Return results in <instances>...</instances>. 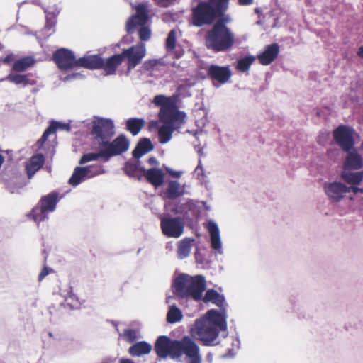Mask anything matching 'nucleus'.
I'll return each instance as SVG.
<instances>
[{"label": "nucleus", "instance_id": "nucleus-1", "mask_svg": "<svg viewBox=\"0 0 363 363\" xmlns=\"http://www.w3.org/2000/svg\"><path fill=\"white\" fill-rule=\"evenodd\" d=\"M153 103L160 108L158 118L163 123L158 129L159 142L165 144L172 139L174 131L184 123L186 115L179 110L174 96L156 95Z\"/></svg>", "mask_w": 363, "mask_h": 363}, {"label": "nucleus", "instance_id": "nucleus-2", "mask_svg": "<svg viewBox=\"0 0 363 363\" xmlns=\"http://www.w3.org/2000/svg\"><path fill=\"white\" fill-rule=\"evenodd\" d=\"M155 350L158 357H169L179 359L184 355L187 363H201L202 357L197 343L189 336L180 340H171L169 337L160 336L155 342Z\"/></svg>", "mask_w": 363, "mask_h": 363}, {"label": "nucleus", "instance_id": "nucleus-3", "mask_svg": "<svg viewBox=\"0 0 363 363\" xmlns=\"http://www.w3.org/2000/svg\"><path fill=\"white\" fill-rule=\"evenodd\" d=\"M225 315L215 309L209 310L206 315L197 319L191 328V334L203 345H213L219 333L226 330Z\"/></svg>", "mask_w": 363, "mask_h": 363}, {"label": "nucleus", "instance_id": "nucleus-4", "mask_svg": "<svg viewBox=\"0 0 363 363\" xmlns=\"http://www.w3.org/2000/svg\"><path fill=\"white\" fill-rule=\"evenodd\" d=\"M229 18L217 21L205 37L206 45L216 52L225 51L230 48L234 43V35L225 26Z\"/></svg>", "mask_w": 363, "mask_h": 363}, {"label": "nucleus", "instance_id": "nucleus-5", "mask_svg": "<svg viewBox=\"0 0 363 363\" xmlns=\"http://www.w3.org/2000/svg\"><path fill=\"white\" fill-rule=\"evenodd\" d=\"M206 287L203 276L191 277L187 274H181L174 280L173 291L178 297L182 298L191 297L195 301H200Z\"/></svg>", "mask_w": 363, "mask_h": 363}, {"label": "nucleus", "instance_id": "nucleus-6", "mask_svg": "<svg viewBox=\"0 0 363 363\" xmlns=\"http://www.w3.org/2000/svg\"><path fill=\"white\" fill-rule=\"evenodd\" d=\"M129 141L126 137L121 134L116 138L111 144L108 143H99V151L98 152H89L83 155L79 161V164H84L91 161H95L99 158L104 162H108L111 157L121 155L126 152L129 147Z\"/></svg>", "mask_w": 363, "mask_h": 363}, {"label": "nucleus", "instance_id": "nucleus-7", "mask_svg": "<svg viewBox=\"0 0 363 363\" xmlns=\"http://www.w3.org/2000/svg\"><path fill=\"white\" fill-rule=\"evenodd\" d=\"M114 124L111 119L96 118L91 123V134L95 143L111 144L110 140L113 136Z\"/></svg>", "mask_w": 363, "mask_h": 363}, {"label": "nucleus", "instance_id": "nucleus-8", "mask_svg": "<svg viewBox=\"0 0 363 363\" xmlns=\"http://www.w3.org/2000/svg\"><path fill=\"white\" fill-rule=\"evenodd\" d=\"M216 18L212 5L208 1H200L191 9V24L194 26L211 25Z\"/></svg>", "mask_w": 363, "mask_h": 363}, {"label": "nucleus", "instance_id": "nucleus-9", "mask_svg": "<svg viewBox=\"0 0 363 363\" xmlns=\"http://www.w3.org/2000/svg\"><path fill=\"white\" fill-rule=\"evenodd\" d=\"M146 55V48L143 43L132 45L121 52L123 61H127V72L129 73L139 65Z\"/></svg>", "mask_w": 363, "mask_h": 363}, {"label": "nucleus", "instance_id": "nucleus-10", "mask_svg": "<svg viewBox=\"0 0 363 363\" xmlns=\"http://www.w3.org/2000/svg\"><path fill=\"white\" fill-rule=\"evenodd\" d=\"M1 180L6 189L11 194H19L20 190L26 185L25 177L16 169L3 172Z\"/></svg>", "mask_w": 363, "mask_h": 363}, {"label": "nucleus", "instance_id": "nucleus-11", "mask_svg": "<svg viewBox=\"0 0 363 363\" xmlns=\"http://www.w3.org/2000/svg\"><path fill=\"white\" fill-rule=\"evenodd\" d=\"M160 227L165 236L177 238L184 233V223L179 217H164L161 219Z\"/></svg>", "mask_w": 363, "mask_h": 363}, {"label": "nucleus", "instance_id": "nucleus-12", "mask_svg": "<svg viewBox=\"0 0 363 363\" xmlns=\"http://www.w3.org/2000/svg\"><path fill=\"white\" fill-rule=\"evenodd\" d=\"M52 60L61 70L77 67V59L72 51L67 48L57 49L52 55Z\"/></svg>", "mask_w": 363, "mask_h": 363}, {"label": "nucleus", "instance_id": "nucleus-13", "mask_svg": "<svg viewBox=\"0 0 363 363\" xmlns=\"http://www.w3.org/2000/svg\"><path fill=\"white\" fill-rule=\"evenodd\" d=\"M333 138L343 151L349 152L353 150L354 140L352 128L346 125H340L333 131Z\"/></svg>", "mask_w": 363, "mask_h": 363}, {"label": "nucleus", "instance_id": "nucleus-14", "mask_svg": "<svg viewBox=\"0 0 363 363\" xmlns=\"http://www.w3.org/2000/svg\"><path fill=\"white\" fill-rule=\"evenodd\" d=\"M136 13L131 16L126 23V30L132 33L137 26H144L148 20V9L144 4L135 6Z\"/></svg>", "mask_w": 363, "mask_h": 363}, {"label": "nucleus", "instance_id": "nucleus-15", "mask_svg": "<svg viewBox=\"0 0 363 363\" xmlns=\"http://www.w3.org/2000/svg\"><path fill=\"white\" fill-rule=\"evenodd\" d=\"M207 75L213 84H215V82L224 84L230 79L232 72L228 67L211 65L208 67Z\"/></svg>", "mask_w": 363, "mask_h": 363}, {"label": "nucleus", "instance_id": "nucleus-16", "mask_svg": "<svg viewBox=\"0 0 363 363\" xmlns=\"http://www.w3.org/2000/svg\"><path fill=\"white\" fill-rule=\"evenodd\" d=\"M325 194L334 202L340 201L345 194L349 193L348 186L341 182L325 183L324 184Z\"/></svg>", "mask_w": 363, "mask_h": 363}, {"label": "nucleus", "instance_id": "nucleus-17", "mask_svg": "<svg viewBox=\"0 0 363 363\" xmlns=\"http://www.w3.org/2000/svg\"><path fill=\"white\" fill-rule=\"evenodd\" d=\"M279 53V45L272 43L265 47L264 50L257 55L259 63L262 65H269L273 62Z\"/></svg>", "mask_w": 363, "mask_h": 363}, {"label": "nucleus", "instance_id": "nucleus-18", "mask_svg": "<svg viewBox=\"0 0 363 363\" xmlns=\"http://www.w3.org/2000/svg\"><path fill=\"white\" fill-rule=\"evenodd\" d=\"M343 164L345 170H358L363 167V161L361 155L356 150H350Z\"/></svg>", "mask_w": 363, "mask_h": 363}, {"label": "nucleus", "instance_id": "nucleus-19", "mask_svg": "<svg viewBox=\"0 0 363 363\" xmlns=\"http://www.w3.org/2000/svg\"><path fill=\"white\" fill-rule=\"evenodd\" d=\"M45 163V157L43 154L33 155L26 164L25 169L28 179H31L34 174L40 169Z\"/></svg>", "mask_w": 363, "mask_h": 363}, {"label": "nucleus", "instance_id": "nucleus-20", "mask_svg": "<svg viewBox=\"0 0 363 363\" xmlns=\"http://www.w3.org/2000/svg\"><path fill=\"white\" fill-rule=\"evenodd\" d=\"M141 172L146 180L155 187L161 186L164 182V174L162 169L157 168L141 169Z\"/></svg>", "mask_w": 363, "mask_h": 363}, {"label": "nucleus", "instance_id": "nucleus-21", "mask_svg": "<svg viewBox=\"0 0 363 363\" xmlns=\"http://www.w3.org/2000/svg\"><path fill=\"white\" fill-rule=\"evenodd\" d=\"M103 58L99 55L84 56L77 59V67H84L89 69H101Z\"/></svg>", "mask_w": 363, "mask_h": 363}, {"label": "nucleus", "instance_id": "nucleus-22", "mask_svg": "<svg viewBox=\"0 0 363 363\" xmlns=\"http://www.w3.org/2000/svg\"><path fill=\"white\" fill-rule=\"evenodd\" d=\"M206 228L210 233L211 247L218 252L221 253L222 245L218 225L213 221H208Z\"/></svg>", "mask_w": 363, "mask_h": 363}, {"label": "nucleus", "instance_id": "nucleus-23", "mask_svg": "<svg viewBox=\"0 0 363 363\" xmlns=\"http://www.w3.org/2000/svg\"><path fill=\"white\" fill-rule=\"evenodd\" d=\"M123 59L121 53L115 54L108 57L106 60L103 59V65L101 69L108 75L115 74L117 68L121 65Z\"/></svg>", "mask_w": 363, "mask_h": 363}, {"label": "nucleus", "instance_id": "nucleus-24", "mask_svg": "<svg viewBox=\"0 0 363 363\" xmlns=\"http://www.w3.org/2000/svg\"><path fill=\"white\" fill-rule=\"evenodd\" d=\"M60 198L61 197L59 196V194L57 192L52 191L45 196H42L38 201V204H40L48 213H50L55 210L57 203L59 202Z\"/></svg>", "mask_w": 363, "mask_h": 363}, {"label": "nucleus", "instance_id": "nucleus-25", "mask_svg": "<svg viewBox=\"0 0 363 363\" xmlns=\"http://www.w3.org/2000/svg\"><path fill=\"white\" fill-rule=\"evenodd\" d=\"M154 146L149 138H143L139 140L136 147L133 150V156L136 159H139L145 154L152 150Z\"/></svg>", "mask_w": 363, "mask_h": 363}, {"label": "nucleus", "instance_id": "nucleus-26", "mask_svg": "<svg viewBox=\"0 0 363 363\" xmlns=\"http://www.w3.org/2000/svg\"><path fill=\"white\" fill-rule=\"evenodd\" d=\"M152 350V345L145 341L133 344L128 349L129 354L133 357H139L147 354Z\"/></svg>", "mask_w": 363, "mask_h": 363}, {"label": "nucleus", "instance_id": "nucleus-27", "mask_svg": "<svg viewBox=\"0 0 363 363\" xmlns=\"http://www.w3.org/2000/svg\"><path fill=\"white\" fill-rule=\"evenodd\" d=\"M341 178L348 184L358 185L363 180V171L352 172V170L343 169L341 172Z\"/></svg>", "mask_w": 363, "mask_h": 363}, {"label": "nucleus", "instance_id": "nucleus-28", "mask_svg": "<svg viewBox=\"0 0 363 363\" xmlns=\"http://www.w3.org/2000/svg\"><path fill=\"white\" fill-rule=\"evenodd\" d=\"M35 62V61L32 57L27 56L22 57L14 62L12 69L16 72H24L31 67Z\"/></svg>", "mask_w": 363, "mask_h": 363}, {"label": "nucleus", "instance_id": "nucleus-29", "mask_svg": "<svg viewBox=\"0 0 363 363\" xmlns=\"http://www.w3.org/2000/svg\"><path fill=\"white\" fill-rule=\"evenodd\" d=\"M143 118H131L126 121V129L133 135H136L145 126Z\"/></svg>", "mask_w": 363, "mask_h": 363}, {"label": "nucleus", "instance_id": "nucleus-30", "mask_svg": "<svg viewBox=\"0 0 363 363\" xmlns=\"http://www.w3.org/2000/svg\"><path fill=\"white\" fill-rule=\"evenodd\" d=\"M165 194L168 199H175L183 194L180 184L177 181H169Z\"/></svg>", "mask_w": 363, "mask_h": 363}, {"label": "nucleus", "instance_id": "nucleus-31", "mask_svg": "<svg viewBox=\"0 0 363 363\" xmlns=\"http://www.w3.org/2000/svg\"><path fill=\"white\" fill-rule=\"evenodd\" d=\"M204 302H212L216 306L221 307L224 303V297L214 289H208L203 298Z\"/></svg>", "mask_w": 363, "mask_h": 363}, {"label": "nucleus", "instance_id": "nucleus-32", "mask_svg": "<svg viewBox=\"0 0 363 363\" xmlns=\"http://www.w3.org/2000/svg\"><path fill=\"white\" fill-rule=\"evenodd\" d=\"M85 171L86 170L82 167H75L69 179V184L73 186H76L87 179Z\"/></svg>", "mask_w": 363, "mask_h": 363}, {"label": "nucleus", "instance_id": "nucleus-33", "mask_svg": "<svg viewBox=\"0 0 363 363\" xmlns=\"http://www.w3.org/2000/svg\"><path fill=\"white\" fill-rule=\"evenodd\" d=\"M48 213L43 208L40 204H37L31 211L27 214V216L36 223H40L47 218Z\"/></svg>", "mask_w": 363, "mask_h": 363}, {"label": "nucleus", "instance_id": "nucleus-34", "mask_svg": "<svg viewBox=\"0 0 363 363\" xmlns=\"http://www.w3.org/2000/svg\"><path fill=\"white\" fill-rule=\"evenodd\" d=\"M193 241V239L189 238H184L180 241L177 250L178 257L180 259H184L189 255L191 249V242Z\"/></svg>", "mask_w": 363, "mask_h": 363}, {"label": "nucleus", "instance_id": "nucleus-35", "mask_svg": "<svg viewBox=\"0 0 363 363\" xmlns=\"http://www.w3.org/2000/svg\"><path fill=\"white\" fill-rule=\"evenodd\" d=\"M7 79L16 85H23V86L32 84L27 74L10 73L7 76Z\"/></svg>", "mask_w": 363, "mask_h": 363}, {"label": "nucleus", "instance_id": "nucleus-36", "mask_svg": "<svg viewBox=\"0 0 363 363\" xmlns=\"http://www.w3.org/2000/svg\"><path fill=\"white\" fill-rule=\"evenodd\" d=\"M65 126L66 125L61 124L56 121H52L44 131L41 138L38 140V143L41 145H43L47 141L50 135L55 133L59 128H62Z\"/></svg>", "mask_w": 363, "mask_h": 363}, {"label": "nucleus", "instance_id": "nucleus-37", "mask_svg": "<svg viewBox=\"0 0 363 363\" xmlns=\"http://www.w3.org/2000/svg\"><path fill=\"white\" fill-rule=\"evenodd\" d=\"M229 0H209L208 3H211L216 15L221 16L226 11L228 6Z\"/></svg>", "mask_w": 363, "mask_h": 363}, {"label": "nucleus", "instance_id": "nucleus-38", "mask_svg": "<svg viewBox=\"0 0 363 363\" xmlns=\"http://www.w3.org/2000/svg\"><path fill=\"white\" fill-rule=\"evenodd\" d=\"M183 318L182 311L176 306H171L167 314V321L169 323H175Z\"/></svg>", "mask_w": 363, "mask_h": 363}, {"label": "nucleus", "instance_id": "nucleus-39", "mask_svg": "<svg viewBox=\"0 0 363 363\" xmlns=\"http://www.w3.org/2000/svg\"><path fill=\"white\" fill-rule=\"evenodd\" d=\"M86 171L85 174L87 179L93 178L96 176L104 173V169L101 164H92L86 167H82Z\"/></svg>", "mask_w": 363, "mask_h": 363}, {"label": "nucleus", "instance_id": "nucleus-40", "mask_svg": "<svg viewBox=\"0 0 363 363\" xmlns=\"http://www.w3.org/2000/svg\"><path fill=\"white\" fill-rule=\"evenodd\" d=\"M45 12L46 13V23L45 26V29L47 30H53L57 23V16L58 12H50L48 10H45Z\"/></svg>", "mask_w": 363, "mask_h": 363}, {"label": "nucleus", "instance_id": "nucleus-41", "mask_svg": "<svg viewBox=\"0 0 363 363\" xmlns=\"http://www.w3.org/2000/svg\"><path fill=\"white\" fill-rule=\"evenodd\" d=\"M177 31L174 29L171 30L167 35L165 43V48L168 52H172L176 47Z\"/></svg>", "mask_w": 363, "mask_h": 363}, {"label": "nucleus", "instance_id": "nucleus-42", "mask_svg": "<svg viewBox=\"0 0 363 363\" xmlns=\"http://www.w3.org/2000/svg\"><path fill=\"white\" fill-rule=\"evenodd\" d=\"M120 336L129 343L133 342L137 339L136 331L133 329H125Z\"/></svg>", "mask_w": 363, "mask_h": 363}, {"label": "nucleus", "instance_id": "nucleus-43", "mask_svg": "<svg viewBox=\"0 0 363 363\" xmlns=\"http://www.w3.org/2000/svg\"><path fill=\"white\" fill-rule=\"evenodd\" d=\"M236 68L240 72L247 71L250 68V56H246L238 60Z\"/></svg>", "mask_w": 363, "mask_h": 363}, {"label": "nucleus", "instance_id": "nucleus-44", "mask_svg": "<svg viewBox=\"0 0 363 363\" xmlns=\"http://www.w3.org/2000/svg\"><path fill=\"white\" fill-rule=\"evenodd\" d=\"M141 26L142 27L138 30L139 38L142 41H147L150 39L151 35L150 30L144 26Z\"/></svg>", "mask_w": 363, "mask_h": 363}, {"label": "nucleus", "instance_id": "nucleus-45", "mask_svg": "<svg viewBox=\"0 0 363 363\" xmlns=\"http://www.w3.org/2000/svg\"><path fill=\"white\" fill-rule=\"evenodd\" d=\"M138 163H127L125 165V171L130 176H133L138 171L141 172Z\"/></svg>", "mask_w": 363, "mask_h": 363}, {"label": "nucleus", "instance_id": "nucleus-46", "mask_svg": "<svg viewBox=\"0 0 363 363\" xmlns=\"http://www.w3.org/2000/svg\"><path fill=\"white\" fill-rule=\"evenodd\" d=\"M159 64V61L157 60H149L145 61L143 65V68L145 71H151L153 70L154 68Z\"/></svg>", "mask_w": 363, "mask_h": 363}, {"label": "nucleus", "instance_id": "nucleus-47", "mask_svg": "<svg viewBox=\"0 0 363 363\" xmlns=\"http://www.w3.org/2000/svg\"><path fill=\"white\" fill-rule=\"evenodd\" d=\"M51 272H52V269L51 268H49L47 266H44L41 272L38 274V281H41Z\"/></svg>", "mask_w": 363, "mask_h": 363}, {"label": "nucleus", "instance_id": "nucleus-48", "mask_svg": "<svg viewBox=\"0 0 363 363\" xmlns=\"http://www.w3.org/2000/svg\"><path fill=\"white\" fill-rule=\"evenodd\" d=\"M167 172L170 175L172 176V177H174V178H180L181 176H182V172H177V171H174L171 169H169V168H167Z\"/></svg>", "mask_w": 363, "mask_h": 363}, {"label": "nucleus", "instance_id": "nucleus-49", "mask_svg": "<svg viewBox=\"0 0 363 363\" xmlns=\"http://www.w3.org/2000/svg\"><path fill=\"white\" fill-rule=\"evenodd\" d=\"M349 189V192H353L354 194H357L358 193H361L362 194L363 193V189L362 188H359V187H357V186H350V187H348Z\"/></svg>", "mask_w": 363, "mask_h": 363}, {"label": "nucleus", "instance_id": "nucleus-50", "mask_svg": "<svg viewBox=\"0 0 363 363\" xmlns=\"http://www.w3.org/2000/svg\"><path fill=\"white\" fill-rule=\"evenodd\" d=\"M13 60V55H8L7 56L5 57V58L3 60V62L4 63H9L10 62H11L12 60Z\"/></svg>", "mask_w": 363, "mask_h": 363}, {"label": "nucleus", "instance_id": "nucleus-51", "mask_svg": "<svg viewBox=\"0 0 363 363\" xmlns=\"http://www.w3.org/2000/svg\"><path fill=\"white\" fill-rule=\"evenodd\" d=\"M148 163L150 164V165H155L157 164V160L155 157H151L148 159Z\"/></svg>", "mask_w": 363, "mask_h": 363}, {"label": "nucleus", "instance_id": "nucleus-52", "mask_svg": "<svg viewBox=\"0 0 363 363\" xmlns=\"http://www.w3.org/2000/svg\"><path fill=\"white\" fill-rule=\"evenodd\" d=\"M118 363H135L132 359L128 358H121Z\"/></svg>", "mask_w": 363, "mask_h": 363}, {"label": "nucleus", "instance_id": "nucleus-53", "mask_svg": "<svg viewBox=\"0 0 363 363\" xmlns=\"http://www.w3.org/2000/svg\"><path fill=\"white\" fill-rule=\"evenodd\" d=\"M69 300H72V296H69V297H67V298H65V303H62V306H65V305H69V304H70V303H69Z\"/></svg>", "mask_w": 363, "mask_h": 363}, {"label": "nucleus", "instance_id": "nucleus-54", "mask_svg": "<svg viewBox=\"0 0 363 363\" xmlns=\"http://www.w3.org/2000/svg\"><path fill=\"white\" fill-rule=\"evenodd\" d=\"M358 56L363 58V45L359 47L358 52H357Z\"/></svg>", "mask_w": 363, "mask_h": 363}, {"label": "nucleus", "instance_id": "nucleus-55", "mask_svg": "<svg viewBox=\"0 0 363 363\" xmlns=\"http://www.w3.org/2000/svg\"><path fill=\"white\" fill-rule=\"evenodd\" d=\"M240 5H248L250 4V0H238Z\"/></svg>", "mask_w": 363, "mask_h": 363}, {"label": "nucleus", "instance_id": "nucleus-56", "mask_svg": "<svg viewBox=\"0 0 363 363\" xmlns=\"http://www.w3.org/2000/svg\"><path fill=\"white\" fill-rule=\"evenodd\" d=\"M255 12L256 13H257V14L259 16V13H260V12H261V10H260L259 9H258V8H256V9H255Z\"/></svg>", "mask_w": 363, "mask_h": 363}, {"label": "nucleus", "instance_id": "nucleus-57", "mask_svg": "<svg viewBox=\"0 0 363 363\" xmlns=\"http://www.w3.org/2000/svg\"><path fill=\"white\" fill-rule=\"evenodd\" d=\"M257 23L259 24V25H262L263 24V21L261 20V19H259L257 21Z\"/></svg>", "mask_w": 363, "mask_h": 363}, {"label": "nucleus", "instance_id": "nucleus-58", "mask_svg": "<svg viewBox=\"0 0 363 363\" xmlns=\"http://www.w3.org/2000/svg\"><path fill=\"white\" fill-rule=\"evenodd\" d=\"M255 60V58L253 57V56H251V58H250V60H251V64L253 62V61Z\"/></svg>", "mask_w": 363, "mask_h": 363}, {"label": "nucleus", "instance_id": "nucleus-59", "mask_svg": "<svg viewBox=\"0 0 363 363\" xmlns=\"http://www.w3.org/2000/svg\"><path fill=\"white\" fill-rule=\"evenodd\" d=\"M181 57V55H177V57L179 58Z\"/></svg>", "mask_w": 363, "mask_h": 363}, {"label": "nucleus", "instance_id": "nucleus-60", "mask_svg": "<svg viewBox=\"0 0 363 363\" xmlns=\"http://www.w3.org/2000/svg\"><path fill=\"white\" fill-rule=\"evenodd\" d=\"M252 1V0H251V2Z\"/></svg>", "mask_w": 363, "mask_h": 363}]
</instances>
